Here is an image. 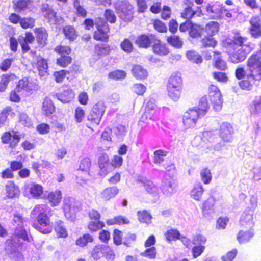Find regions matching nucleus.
<instances>
[{"instance_id":"obj_50","label":"nucleus","mask_w":261,"mask_h":261,"mask_svg":"<svg viewBox=\"0 0 261 261\" xmlns=\"http://www.w3.org/2000/svg\"><path fill=\"white\" fill-rule=\"evenodd\" d=\"M139 221L141 223L149 224L151 223L152 217L146 211H139L137 213Z\"/></svg>"},{"instance_id":"obj_48","label":"nucleus","mask_w":261,"mask_h":261,"mask_svg":"<svg viewBox=\"0 0 261 261\" xmlns=\"http://www.w3.org/2000/svg\"><path fill=\"white\" fill-rule=\"evenodd\" d=\"M167 41L169 44L176 48H181L183 45L181 39L177 36H170L168 37Z\"/></svg>"},{"instance_id":"obj_30","label":"nucleus","mask_w":261,"mask_h":261,"mask_svg":"<svg viewBox=\"0 0 261 261\" xmlns=\"http://www.w3.org/2000/svg\"><path fill=\"white\" fill-rule=\"evenodd\" d=\"M134 76L138 80H142L148 76L147 71L140 65H136L133 66L132 69Z\"/></svg>"},{"instance_id":"obj_23","label":"nucleus","mask_w":261,"mask_h":261,"mask_svg":"<svg viewBox=\"0 0 261 261\" xmlns=\"http://www.w3.org/2000/svg\"><path fill=\"white\" fill-rule=\"evenodd\" d=\"M253 212L250 209L246 210L242 214L240 222L242 226L248 225L250 228L254 226V222L253 221Z\"/></svg>"},{"instance_id":"obj_59","label":"nucleus","mask_w":261,"mask_h":261,"mask_svg":"<svg viewBox=\"0 0 261 261\" xmlns=\"http://www.w3.org/2000/svg\"><path fill=\"white\" fill-rule=\"evenodd\" d=\"M105 226L103 222L99 220H96L95 221H91L89 223L88 225L89 229L92 231H96Z\"/></svg>"},{"instance_id":"obj_38","label":"nucleus","mask_w":261,"mask_h":261,"mask_svg":"<svg viewBox=\"0 0 261 261\" xmlns=\"http://www.w3.org/2000/svg\"><path fill=\"white\" fill-rule=\"evenodd\" d=\"M37 65L40 76L41 77L45 76L48 69V64L46 60L44 59H40L38 60Z\"/></svg>"},{"instance_id":"obj_56","label":"nucleus","mask_w":261,"mask_h":261,"mask_svg":"<svg viewBox=\"0 0 261 261\" xmlns=\"http://www.w3.org/2000/svg\"><path fill=\"white\" fill-rule=\"evenodd\" d=\"M73 4L76 14L79 16L85 17L87 15V11L83 6L80 5L79 0H74Z\"/></svg>"},{"instance_id":"obj_26","label":"nucleus","mask_w":261,"mask_h":261,"mask_svg":"<svg viewBox=\"0 0 261 261\" xmlns=\"http://www.w3.org/2000/svg\"><path fill=\"white\" fill-rule=\"evenodd\" d=\"M221 9L219 5L208 4L205 7L206 14L213 19H217L220 16Z\"/></svg>"},{"instance_id":"obj_25","label":"nucleus","mask_w":261,"mask_h":261,"mask_svg":"<svg viewBox=\"0 0 261 261\" xmlns=\"http://www.w3.org/2000/svg\"><path fill=\"white\" fill-rule=\"evenodd\" d=\"M118 193L119 189L116 187H109L101 192L100 197L103 200L108 201L114 198Z\"/></svg>"},{"instance_id":"obj_64","label":"nucleus","mask_w":261,"mask_h":261,"mask_svg":"<svg viewBox=\"0 0 261 261\" xmlns=\"http://www.w3.org/2000/svg\"><path fill=\"white\" fill-rule=\"evenodd\" d=\"M237 250L233 249L222 256L221 259L222 261H232L237 255Z\"/></svg>"},{"instance_id":"obj_37","label":"nucleus","mask_w":261,"mask_h":261,"mask_svg":"<svg viewBox=\"0 0 261 261\" xmlns=\"http://www.w3.org/2000/svg\"><path fill=\"white\" fill-rule=\"evenodd\" d=\"M63 32L65 37L70 41L74 40L77 36V34L74 27L70 25L64 27Z\"/></svg>"},{"instance_id":"obj_52","label":"nucleus","mask_w":261,"mask_h":261,"mask_svg":"<svg viewBox=\"0 0 261 261\" xmlns=\"http://www.w3.org/2000/svg\"><path fill=\"white\" fill-rule=\"evenodd\" d=\"M246 80H243L239 82L240 87L246 90H250L252 89V86L254 82L256 81L252 78H246Z\"/></svg>"},{"instance_id":"obj_46","label":"nucleus","mask_w":261,"mask_h":261,"mask_svg":"<svg viewBox=\"0 0 261 261\" xmlns=\"http://www.w3.org/2000/svg\"><path fill=\"white\" fill-rule=\"evenodd\" d=\"M214 59L215 60V67L220 70H225L227 68L225 62L220 59V53L215 51Z\"/></svg>"},{"instance_id":"obj_44","label":"nucleus","mask_w":261,"mask_h":261,"mask_svg":"<svg viewBox=\"0 0 261 261\" xmlns=\"http://www.w3.org/2000/svg\"><path fill=\"white\" fill-rule=\"evenodd\" d=\"M188 60L195 63H200L202 61L201 56L195 50H189L186 53Z\"/></svg>"},{"instance_id":"obj_35","label":"nucleus","mask_w":261,"mask_h":261,"mask_svg":"<svg viewBox=\"0 0 261 261\" xmlns=\"http://www.w3.org/2000/svg\"><path fill=\"white\" fill-rule=\"evenodd\" d=\"M108 247L101 246H96L92 251L91 256L94 259H98L105 253Z\"/></svg>"},{"instance_id":"obj_51","label":"nucleus","mask_w":261,"mask_h":261,"mask_svg":"<svg viewBox=\"0 0 261 261\" xmlns=\"http://www.w3.org/2000/svg\"><path fill=\"white\" fill-rule=\"evenodd\" d=\"M165 237L167 241H174L177 239H180V234L179 232L176 230L171 229L166 232L165 233Z\"/></svg>"},{"instance_id":"obj_61","label":"nucleus","mask_w":261,"mask_h":261,"mask_svg":"<svg viewBox=\"0 0 261 261\" xmlns=\"http://www.w3.org/2000/svg\"><path fill=\"white\" fill-rule=\"evenodd\" d=\"M121 48L124 51L130 53L133 51V46L132 42L128 39H125L120 44Z\"/></svg>"},{"instance_id":"obj_7","label":"nucleus","mask_w":261,"mask_h":261,"mask_svg":"<svg viewBox=\"0 0 261 261\" xmlns=\"http://www.w3.org/2000/svg\"><path fill=\"white\" fill-rule=\"evenodd\" d=\"M116 12L118 17L125 22L130 21L133 17L132 6L125 1H118L115 4Z\"/></svg>"},{"instance_id":"obj_22","label":"nucleus","mask_w":261,"mask_h":261,"mask_svg":"<svg viewBox=\"0 0 261 261\" xmlns=\"http://www.w3.org/2000/svg\"><path fill=\"white\" fill-rule=\"evenodd\" d=\"M195 110L197 112V114L200 117H203L205 115L209 109V105L208 103L207 97L206 96H203L200 99L197 107L191 108Z\"/></svg>"},{"instance_id":"obj_13","label":"nucleus","mask_w":261,"mask_h":261,"mask_svg":"<svg viewBox=\"0 0 261 261\" xmlns=\"http://www.w3.org/2000/svg\"><path fill=\"white\" fill-rule=\"evenodd\" d=\"M98 32H95L94 38L98 40L106 41L108 39V33L109 32L108 24L105 21H100L96 24Z\"/></svg>"},{"instance_id":"obj_3","label":"nucleus","mask_w":261,"mask_h":261,"mask_svg":"<svg viewBox=\"0 0 261 261\" xmlns=\"http://www.w3.org/2000/svg\"><path fill=\"white\" fill-rule=\"evenodd\" d=\"M44 205L36 206L32 211L34 215H38L37 223H34L33 226L37 230L44 234L51 232L52 228L50 226L49 217L47 214L43 212Z\"/></svg>"},{"instance_id":"obj_41","label":"nucleus","mask_w":261,"mask_h":261,"mask_svg":"<svg viewBox=\"0 0 261 261\" xmlns=\"http://www.w3.org/2000/svg\"><path fill=\"white\" fill-rule=\"evenodd\" d=\"M15 78V75L13 74H3L2 77V80L0 82V92H4L8 84V83L13 81Z\"/></svg>"},{"instance_id":"obj_18","label":"nucleus","mask_w":261,"mask_h":261,"mask_svg":"<svg viewBox=\"0 0 261 261\" xmlns=\"http://www.w3.org/2000/svg\"><path fill=\"white\" fill-rule=\"evenodd\" d=\"M233 133L232 126L227 122H223L220 126V134L221 139L225 142H230Z\"/></svg>"},{"instance_id":"obj_29","label":"nucleus","mask_w":261,"mask_h":261,"mask_svg":"<svg viewBox=\"0 0 261 261\" xmlns=\"http://www.w3.org/2000/svg\"><path fill=\"white\" fill-rule=\"evenodd\" d=\"M254 235V230L251 228L249 230L246 231L240 230L237 234V238L240 243H245L249 241Z\"/></svg>"},{"instance_id":"obj_19","label":"nucleus","mask_w":261,"mask_h":261,"mask_svg":"<svg viewBox=\"0 0 261 261\" xmlns=\"http://www.w3.org/2000/svg\"><path fill=\"white\" fill-rule=\"evenodd\" d=\"M152 49L154 54L161 56H166L169 53V49L165 43H162L161 40L156 36V40L152 43Z\"/></svg>"},{"instance_id":"obj_39","label":"nucleus","mask_w":261,"mask_h":261,"mask_svg":"<svg viewBox=\"0 0 261 261\" xmlns=\"http://www.w3.org/2000/svg\"><path fill=\"white\" fill-rule=\"evenodd\" d=\"M110 50V47L105 44H99L95 47V52L99 56H105L109 54Z\"/></svg>"},{"instance_id":"obj_63","label":"nucleus","mask_w":261,"mask_h":261,"mask_svg":"<svg viewBox=\"0 0 261 261\" xmlns=\"http://www.w3.org/2000/svg\"><path fill=\"white\" fill-rule=\"evenodd\" d=\"M251 114H257L261 112V99L260 98L253 101L250 110Z\"/></svg>"},{"instance_id":"obj_17","label":"nucleus","mask_w":261,"mask_h":261,"mask_svg":"<svg viewBox=\"0 0 261 261\" xmlns=\"http://www.w3.org/2000/svg\"><path fill=\"white\" fill-rule=\"evenodd\" d=\"M58 99L63 103H68L74 97L72 90L68 87H62L60 91L56 94Z\"/></svg>"},{"instance_id":"obj_32","label":"nucleus","mask_w":261,"mask_h":261,"mask_svg":"<svg viewBox=\"0 0 261 261\" xmlns=\"http://www.w3.org/2000/svg\"><path fill=\"white\" fill-rule=\"evenodd\" d=\"M204 192L203 188L200 183L195 184L190 192L191 197L195 200L199 201Z\"/></svg>"},{"instance_id":"obj_47","label":"nucleus","mask_w":261,"mask_h":261,"mask_svg":"<svg viewBox=\"0 0 261 261\" xmlns=\"http://www.w3.org/2000/svg\"><path fill=\"white\" fill-rule=\"evenodd\" d=\"M93 241V237L92 236L86 233L80 237L76 241V244L81 247L86 246L88 243H91Z\"/></svg>"},{"instance_id":"obj_43","label":"nucleus","mask_w":261,"mask_h":261,"mask_svg":"<svg viewBox=\"0 0 261 261\" xmlns=\"http://www.w3.org/2000/svg\"><path fill=\"white\" fill-rule=\"evenodd\" d=\"M144 184L146 191L150 194H156L158 192V188L153 182L146 179H143L140 180Z\"/></svg>"},{"instance_id":"obj_14","label":"nucleus","mask_w":261,"mask_h":261,"mask_svg":"<svg viewBox=\"0 0 261 261\" xmlns=\"http://www.w3.org/2000/svg\"><path fill=\"white\" fill-rule=\"evenodd\" d=\"M209 137L208 143L206 146L207 152L213 153L214 151H220L224 146V143L222 141H219V138L213 133Z\"/></svg>"},{"instance_id":"obj_53","label":"nucleus","mask_w":261,"mask_h":261,"mask_svg":"<svg viewBox=\"0 0 261 261\" xmlns=\"http://www.w3.org/2000/svg\"><path fill=\"white\" fill-rule=\"evenodd\" d=\"M190 36L193 38H197L201 36V28L199 25L193 24L189 31Z\"/></svg>"},{"instance_id":"obj_5","label":"nucleus","mask_w":261,"mask_h":261,"mask_svg":"<svg viewBox=\"0 0 261 261\" xmlns=\"http://www.w3.org/2000/svg\"><path fill=\"white\" fill-rule=\"evenodd\" d=\"M247 67L250 78L261 80V51H256L248 58Z\"/></svg>"},{"instance_id":"obj_21","label":"nucleus","mask_w":261,"mask_h":261,"mask_svg":"<svg viewBox=\"0 0 261 261\" xmlns=\"http://www.w3.org/2000/svg\"><path fill=\"white\" fill-rule=\"evenodd\" d=\"M201 15V10L198 7H196V9H194L190 6H188L185 8L181 13V17L187 19V20H189L191 18L194 17H200Z\"/></svg>"},{"instance_id":"obj_10","label":"nucleus","mask_w":261,"mask_h":261,"mask_svg":"<svg viewBox=\"0 0 261 261\" xmlns=\"http://www.w3.org/2000/svg\"><path fill=\"white\" fill-rule=\"evenodd\" d=\"M105 102L99 101L92 108L88 116V120L98 125L105 111Z\"/></svg>"},{"instance_id":"obj_11","label":"nucleus","mask_w":261,"mask_h":261,"mask_svg":"<svg viewBox=\"0 0 261 261\" xmlns=\"http://www.w3.org/2000/svg\"><path fill=\"white\" fill-rule=\"evenodd\" d=\"M209 97L213 108L216 111H220L222 106V99L220 90L217 87L211 85L209 87Z\"/></svg>"},{"instance_id":"obj_15","label":"nucleus","mask_w":261,"mask_h":261,"mask_svg":"<svg viewBox=\"0 0 261 261\" xmlns=\"http://www.w3.org/2000/svg\"><path fill=\"white\" fill-rule=\"evenodd\" d=\"M156 40V36L150 34L148 35L143 34L138 36L135 43L140 47L144 48H148L154 41Z\"/></svg>"},{"instance_id":"obj_55","label":"nucleus","mask_w":261,"mask_h":261,"mask_svg":"<svg viewBox=\"0 0 261 261\" xmlns=\"http://www.w3.org/2000/svg\"><path fill=\"white\" fill-rule=\"evenodd\" d=\"M109 157L108 155L105 153H101L99 156L98 164L101 171L108 165Z\"/></svg>"},{"instance_id":"obj_42","label":"nucleus","mask_w":261,"mask_h":261,"mask_svg":"<svg viewBox=\"0 0 261 261\" xmlns=\"http://www.w3.org/2000/svg\"><path fill=\"white\" fill-rule=\"evenodd\" d=\"M55 230L59 237L65 238L67 236V231L64 223L61 221H58L56 222Z\"/></svg>"},{"instance_id":"obj_16","label":"nucleus","mask_w":261,"mask_h":261,"mask_svg":"<svg viewBox=\"0 0 261 261\" xmlns=\"http://www.w3.org/2000/svg\"><path fill=\"white\" fill-rule=\"evenodd\" d=\"M251 27L249 33L251 37L258 38L261 37V20L259 17H252L250 20Z\"/></svg>"},{"instance_id":"obj_58","label":"nucleus","mask_w":261,"mask_h":261,"mask_svg":"<svg viewBox=\"0 0 261 261\" xmlns=\"http://www.w3.org/2000/svg\"><path fill=\"white\" fill-rule=\"evenodd\" d=\"M72 59L70 56L62 55L57 59V64L63 67L67 66L71 62Z\"/></svg>"},{"instance_id":"obj_24","label":"nucleus","mask_w":261,"mask_h":261,"mask_svg":"<svg viewBox=\"0 0 261 261\" xmlns=\"http://www.w3.org/2000/svg\"><path fill=\"white\" fill-rule=\"evenodd\" d=\"M216 202V199L213 196H211L206 200L204 201L202 206V211L203 215H208L214 212V205Z\"/></svg>"},{"instance_id":"obj_1","label":"nucleus","mask_w":261,"mask_h":261,"mask_svg":"<svg viewBox=\"0 0 261 261\" xmlns=\"http://www.w3.org/2000/svg\"><path fill=\"white\" fill-rule=\"evenodd\" d=\"M24 219L19 214H14L11 221L14 229L13 237L8 240L6 243L5 250L7 255L13 261H23L24 257L20 251V246L16 242L15 238H20L30 242L32 237L29 236L28 232L24 228Z\"/></svg>"},{"instance_id":"obj_34","label":"nucleus","mask_w":261,"mask_h":261,"mask_svg":"<svg viewBox=\"0 0 261 261\" xmlns=\"http://www.w3.org/2000/svg\"><path fill=\"white\" fill-rule=\"evenodd\" d=\"M55 106L51 100L48 98H45L43 102L42 110L46 116H49L53 113L55 111Z\"/></svg>"},{"instance_id":"obj_57","label":"nucleus","mask_w":261,"mask_h":261,"mask_svg":"<svg viewBox=\"0 0 261 261\" xmlns=\"http://www.w3.org/2000/svg\"><path fill=\"white\" fill-rule=\"evenodd\" d=\"M216 41L212 36L205 37L201 40V44L203 47H214L216 44Z\"/></svg>"},{"instance_id":"obj_12","label":"nucleus","mask_w":261,"mask_h":261,"mask_svg":"<svg viewBox=\"0 0 261 261\" xmlns=\"http://www.w3.org/2000/svg\"><path fill=\"white\" fill-rule=\"evenodd\" d=\"M195 110L189 109L183 117V123L186 128L193 127L195 124L198 118H201Z\"/></svg>"},{"instance_id":"obj_40","label":"nucleus","mask_w":261,"mask_h":261,"mask_svg":"<svg viewBox=\"0 0 261 261\" xmlns=\"http://www.w3.org/2000/svg\"><path fill=\"white\" fill-rule=\"evenodd\" d=\"M30 194L34 198H39L43 193V187L38 184H32L30 187Z\"/></svg>"},{"instance_id":"obj_49","label":"nucleus","mask_w":261,"mask_h":261,"mask_svg":"<svg viewBox=\"0 0 261 261\" xmlns=\"http://www.w3.org/2000/svg\"><path fill=\"white\" fill-rule=\"evenodd\" d=\"M200 177L204 184H208L212 178L210 170L207 168L202 169L200 171Z\"/></svg>"},{"instance_id":"obj_6","label":"nucleus","mask_w":261,"mask_h":261,"mask_svg":"<svg viewBox=\"0 0 261 261\" xmlns=\"http://www.w3.org/2000/svg\"><path fill=\"white\" fill-rule=\"evenodd\" d=\"M63 208L66 218L72 221L75 218V214L81 210V204L74 198L68 197L63 200Z\"/></svg>"},{"instance_id":"obj_62","label":"nucleus","mask_w":261,"mask_h":261,"mask_svg":"<svg viewBox=\"0 0 261 261\" xmlns=\"http://www.w3.org/2000/svg\"><path fill=\"white\" fill-rule=\"evenodd\" d=\"M35 20L31 17L24 18L20 20V24L24 29L32 28L34 26Z\"/></svg>"},{"instance_id":"obj_2","label":"nucleus","mask_w":261,"mask_h":261,"mask_svg":"<svg viewBox=\"0 0 261 261\" xmlns=\"http://www.w3.org/2000/svg\"><path fill=\"white\" fill-rule=\"evenodd\" d=\"M230 47L235 51L230 56V59L233 63H239L244 61L247 54L254 48V44L248 41L246 37H242L240 33L234 35L233 39L228 42Z\"/></svg>"},{"instance_id":"obj_9","label":"nucleus","mask_w":261,"mask_h":261,"mask_svg":"<svg viewBox=\"0 0 261 261\" xmlns=\"http://www.w3.org/2000/svg\"><path fill=\"white\" fill-rule=\"evenodd\" d=\"M41 12L43 16L50 24L60 25L63 22L61 17L56 15V12L47 4H43L41 8Z\"/></svg>"},{"instance_id":"obj_36","label":"nucleus","mask_w":261,"mask_h":261,"mask_svg":"<svg viewBox=\"0 0 261 261\" xmlns=\"http://www.w3.org/2000/svg\"><path fill=\"white\" fill-rule=\"evenodd\" d=\"M168 154V152L163 150H157L153 153V163L155 164L160 165L162 164L164 161V158L166 157Z\"/></svg>"},{"instance_id":"obj_60","label":"nucleus","mask_w":261,"mask_h":261,"mask_svg":"<svg viewBox=\"0 0 261 261\" xmlns=\"http://www.w3.org/2000/svg\"><path fill=\"white\" fill-rule=\"evenodd\" d=\"M206 238L202 234H198L194 236L192 243L195 245H203L206 242Z\"/></svg>"},{"instance_id":"obj_33","label":"nucleus","mask_w":261,"mask_h":261,"mask_svg":"<svg viewBox=\"0 0 261 261\" xmlns=\"http://www.w3.org/2000/svg\"><path fill=\"white\" fill-rule=\"evenodd\" d=\"M61 192L60 190L51 192L48 194L47 196L48 201L53 206L58 205L61 201Z\"/></svg>"},{"instance_id":"obj_8","label":"nucleus","mask_w":261,"mask_h":261,"mask_svg":"<svg viewBox=\"0 0 261 261\" xmlns=\"http://www.w3.org/2000/svg\"><path fill=\"white\" fill-rule=\"evenodd\" d=\"M161 190L167 196H170L177 190V184L173 178V175L165 173L161 181Z\"/></svg>"},{"instance_id":"obj_31","label":"nucleus","mask_w":261,"mask_h":261,"mask_svg":"<svg viewBox=\"0 0 261 261\" xmlns=\"http://www.w3.org/2000/svg\"><path fill=\"white\" fill-rule=\"evenodd\" d=\"M7 196L10 198L17 197L20 194L18 186L15 185L14 182L9 181L6 186Z\"/></svg>"},{"instance_id":"obj_54","label":"nucleus","mask_w":261,"mask_h":261,"mask_svg":"<svg viewBox=\"0 0 261 261\" xmlns=\"http://www.w3.org/2000/svg\"><path fill=\"white\" fill-rule=\"evenodd\" d=\"M140 255L149 259L155 258L156 255V248L154 247L149 248L146 249L144 252H141Z\"/></svg>"},{"instance_id":"obj_4","label":"nucleus","mask_w":261,"mask_h":261,"mask_svg":"<svg viewBox=\"0 0 261 261\" xmlns=\"http://www.w3.org/2000/svg\"><path fill=\"white\" fill-rule=\"evenodd\" d=\"M182 89V80L179 73H174L169 79L167 90L168 95L173 100L177 101Z\"/></svg>"},{"instance_id":"obj_20","label":"nucleus","mask_w":261,"mask_h":261,"mask_svg":"<svg viewBox=\"0 0 261 261\" xmlns=\"http://www.w3.org/2000/svg\"><path fill=\"white\" fill-rule=\"evenodd\" d=\"M212 131H205L203 133L202 136H196L192 141V145L196 147H203L206 146L207 142H205L206 140L208 141L210 136H212ZM206 147V146H205Z\"/></svg>"},{"instance_id":"obj_27","label":"nucleus","mask_w":261,"mask_h":261,"mask_svg":"<svg viewBox=\"0 0 261 261\" xmlns=\"http://www.w3.org/2000/svg\"><path fill=\"white\" fill-rule=\"evenodd\" d=\"M36 39L40 45L44 46L47 44L48 33L46 30L43 27L36 29Z\"/></svg>"},{"instance_id":"obj_28","label":"nucleus","mask_w":261,"mask_h":261,"mask_svg":"<svg viewBox=\"0 0 261 261\" xmlns=\"http://www.w3.org/2000/svg\"><path fill=\"white\" fill-rule=\"evenodd\" d=\"M13 8L15 12L20 13L29 9V6L32 3V0L13 1Z\"/></svg>"},{"instance_id":"obj_45","label":"nucleus","mask_w":261,"mask_h":261,"mask_svg":"<svg viewBox=\"0 0 261 261\" xmlns=\"http://www.w3.org/2000/svg\"><path fill=\"white\" fill-rule=\"evenodd\" d=\"M91 165V162L90 159L88 158H84L81 161L79 171H81L85 175H88Z\"/></svg>"}]
</instances>
